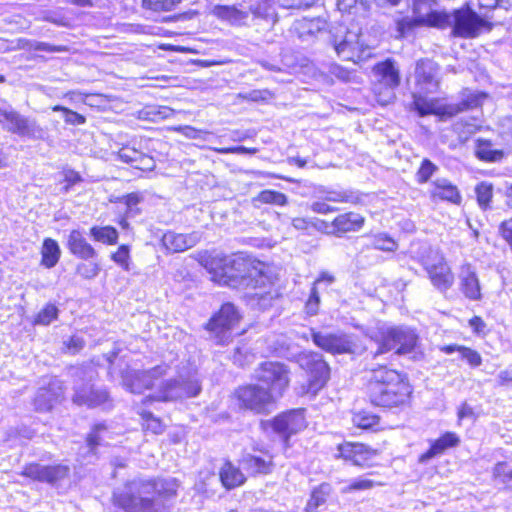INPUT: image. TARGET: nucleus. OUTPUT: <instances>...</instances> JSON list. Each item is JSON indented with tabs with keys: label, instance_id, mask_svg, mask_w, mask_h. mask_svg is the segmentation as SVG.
<instances>
[{
	"label": "nucleus",
	"instance_id": "f257e3e1",
	"mask_svg": "<svg viewBox=\"0 0 512 512\" xmlns=\"http://www.w3.org/2000/svg\"><path fill=\"white\" fill-rule=\"evenodd\" d=\"M204 266L212 273L213 281L246 290L245 297L252 308L266 310L278 296L273 288L275 276L261 261L236 254L205 259Z\"/></svg>",
	"mask_w": 512,
	"mask_h": 512
},
{
	"label": "nucleus",
	"instance_id": "f03ea898",
	"mask_svg": "<svg viewBox=\"0 0 512 512\" xmlns=\"http://www.w3.org/2000/svg\"><path fill=\"white\" fill-rule=\"evenodd\" d=\"M436 0H413L414 18H403L397 23V30L405 36L418 26L440 29L451 27V35L460 38H475L483 31L491 30V24L481 18L470 7L464 6L452 13L434 9Z\"/></svg>",
	"mask_w": 512,
	"mask_h": 512
},
{
	"label": "nucleus",
	"instance_id": "7ed1b4c3",
	"mask_svg": "<svg viewBox=\"0 0 512 512\" xmlns=\"http://www.w3.org/2000/svg\"><path fill=\"white\" fill-rule=\"evenodd\" d=\"M178 487L173 478H135L114 489L112 503L123 512H170Z\"/></svg>",
	"mask_w": 512,
	"mask_h": 512
},
{
	"label": "nucleus",
	"instance_id": "20e7f679",
	"mask_svg": "<svg viewBox=\"0 0 512 512\" xmlns=\"http://www.w3.org/2000/svg\"><path fill=\"white\" fill-rule=\"evenodd\" d=\"M366 394L371 404L393 408L405 404L409 399L411 390L400 373L381 365L369 371Z\"/></svg>",
	"mask_w": 512,
	"mask_h": 512
},
{
	"label": "nucleus",
	"instance_id": "39448f33",
	"mask_svg": "<svg viewBox=\"0 0 512 512\" xmlns=\"http://www.w3.org/2000/svg\"><path fill=\"white\" fill-rule=\"evenodd\" d=\"M370 338L378 344L373 358L387 353L391 350L399 355L410 353L417 345L418 335L416 332L405 326L381 327L370 335Z\"/></svg>",
	"mask_w": 512,
	"mask_h": 512
},
{
	"label": "nucleus",
	"instance_id": "423d86ee",
	"mask_svg": "<svg viewBox=\"0 0 512 512\" xmlns=\"http://www.w3.org/2000/svg\"><path fill=\"white\" fill-rule=\"evenodd\" d=\"M416 258L426 270L432 285L441 293L447 292L454 284V274L443 254L428 244L416 252Z\"/></svg>",
	"mask_w": 512,
	"mask_h": 512
},
{
	"label": "nucleus",
	"instance_id": "0eeeda50",
	"mask_svg": "<svg viewBox=\"0 0 512 512\" xmlns=\"http://www.w3.org/2000/svg\"><path fill=\"white\" fill-rule=\"evenodd\" d=\"M362 37L360 28L340 25L332 32L330 43L339 58L356 63L370 56V48Z\"/></svg>",
	"mask_w": 512,
	"mask_h": 512
},
{
	"label": "nucleus",
	"instance_id": "6e6552de",
	"mask_svg": "<svg viewBox=\"0 0 512 512\" xmlns=\"http://www.w3.org/2000/svg\"><path fill=\"white\" fill-rule=\"evenodd\" d=\"M201 391V385L196 372L180 374L174 379L162 382L158 391L149 395L143 403L151 401H174L183 398L197 396Z\"/></svg>",
	"mask_w": 512,
	"mask_h": 512
},
{
	"label": "nucleus",
	"instance_id": "1a4fd4ad",
	"mask_svg": "<svg viewBox=\"0 0 512 512\" xmlns=\"http://www.w3.org/2000/svg\"><path fill=\"white\" fill-rule=\"evenodd\" d=\"M0 124L2 128L20 137L31 140H45L47 129L40 126L35 119L23 116L13 109L0 108Z\"/></svg>",
	"mask_w": 512,
	"mask_h": 512
},
{
	"label": "nucleus",
	"instance_id": "9d476101",
	"mask_svg": "<svg viewBox=\"0 0 512 512\" xmlns=\"http://www.w3.org/2000/svg\"><path fill=\"white\" fill-rule=\"evenodd\" d=\"M373 73L378 81L374 85V93L378 96V101L382 104L390 103L394 98V90L400 85V72L392 59L377 63L373 68Z\"/></svg>",
	"mask_w": 512,
	"mask_h": 512
},
{
	"label": "nucleus",
	"instance_id": "9b49d317",
	"mask_svg": "<svg viewBox=\"0 0 512 512\" xmlns=\"http://www.w3.org/2000/svg\"><path fill=\"white\" fill-rule=\"evenodd\" d=\"M167 370V365H158L149 370L126 369L122 372V384L131 393L141 394L156 386Z\"/></svg>",
	"mask_w": 512,
	"mask_h": 512
},
{
	"label": "nucleus",
	"instance_id": "f8f14e48",
	"mask_svg": "<svg viewBox=\"0 0 512 512\" xmlns=\"http://www.w3.org/2000/svg\"><path fill=\"white\" fill-rule=\"evenodd\" d=\"M255 378L268 385L269 392L278 398L289 385V369L279 362H264L255 370Z\"/></svg>",
	"mask_w": 512,
	"mask_h": 512
},
{
	"label": "nucleus",
	"instance_id": "ddd939ff",
	"mask_svg": "<svg viewBox=\"0 0 512 512\" xmlns=\"http://www.w3.org/2000/svg\"><path fill=\"white\" fill-rule=\"evenodd\" d=\"M239 313L232 303H225L219 312L206 324V329L214 334L217 344H225L230 338V330L239 321Z\"/></svg>",
	"mask_w": 512,
	"mask_h": 512
},
{
	"label": "nucleus",
	"instance_id": "4468645a",
	"mask_svg": "<svg viewBox=\"0 0 512 512\" xmlns=\"http://www.w3.org/2000/svg\"><path fill=\"white\" fill-rule=\"evenodd\" d=\"M236 396L242 407L256 413L267 411L276 399L267 388L256 384L239 387L236 390Z\"/></svg>",
	"mask_w": 512,
	"mask_h": 512
},
{
	"label": "nucleus",
	"instance_id": "2eb2a0df",
	"mask_svg": "<svg viewBox=\"0 0 512 512\" xmlns=\"http://www.w3.org/2000/svg\"><path fill=\"white\" fill-rule=\"evenodd\" d=\"M300 366L309 373V391L316 393L328 381L330 368L318 353H305L299 357Z\"/></svg>",
	"mask_w": 512,
	"mask_h": 512
},
{
	"label": "nucleus",
	"instance_id": "dca6fc26",
	"mask_svg": "<svg viewBox=\"0 0 512 512\" xmlns=\"http://www.w3.org/2000/svg\"><path fill=\"white\" fill-rule=\"evenodd\" d=\"M272 429L285 443L289 438L306 427L302 410H291L276 416L271 423Z\"/></svg>",
	"mask_w": 512,
	"mask_h": 512
},
{
	"label": "nucleus",
	"instance_id": "f3484780",
	"mask_svg": "<svg viewBox=\"0 0 512 512\" xmlns=\"http://www.w3.org/2000/svg\"><path fill=\"white\" fill-rule=\"evenodd\" d=\"M311 337L316 346L327 352L333 354H345L355 352V344L347 335L322 333L311 330Z\"/></svg>",
	"mask_w": 512,
	"mask_h": 512
},
{
	"label": "nucleus",
	"instance_id": "a211bd4d",
	"mask_svg": "<svg viewBox=\"0 0 512 512\" xmlns=\"http://www.w3.org/2000/svg\"><path fill=\"white\" fill-rule=\"evenodd\" d=\"M439 66L430 59H420L415 67L418 93H435L439 88Z\"/></svg>",
	"mask_w": 512,
	"mask_h": 512
},
{
	"label": "nucleus",
	"instance_id": "6ab92c4d",
	"mask_svg": "<svg viewBox=\"0 0 512 512\" xmlns=\"http://www.w3.org/2000/svg\"><path fill=\"white\" fill-rule=\"evenodd\" d=\"M70 468L64 464L41 465L31 463L24 467L22 475L39 482L54 484L69 475Z\"/></svg>",
	"mask_w": 512,
	"mask_h": 512
},
{
	"label": "nucleus",
	"instance_id": "aec40b11",
	"mask_svg": "<svg viewBox=\"0 0 512 512\" xmlns=\"http://www.w3.org/2000/svg\"><path fill=\"white\" fill-rule=\"evenodd\" d=\"M64 395L63 382L58 378H52L47 386L40 387L34 398V407L39 412L50 411L59 403Z\"/></svg>",
	"mask_w": 512,
	"mask_h": 512
},
{
	"label": "nucleus",
	"instance_id": "412c9836",
	"mask_svg": "<svg viewBox=\"0 0 512 512\" xmlns=\"http://www.w3.org/2000/svg\"><path fill=\"white\" fill-rule=\"evenodd\" d=\"M340 456L348 461H351L356 466H368L375 456L377 450L358 442H345L338 446Z\"/></svg>",
	"mask_w": 512,
	"mask_h": 512
},
{
	"label": "nucleus",
	"instance_id": "4be33fe9",
	"mask_svg": "<svg viewBox=\"0 0 512 512\" xmlns=\"http://www.w3.org/2000/svg\"><path fill=\"white\" fill-rule=\"evenodd\" d=\"M459 290L471 301L482 299L481 285L475 267L469 263L461 265L459 273Z\"/></svg>",
	"mask_w": 512,
	"mask_h": 512
},
{
	"label": "nucleus",
	"instance_id": "5701e85b",
	"mask_svg": "<svg viewBox=\"0 0 512 512\" xmlns=\"http://www.w3.org/2000/svg\"><path fill=\"white\" fill-rule=\"evenodd\" d=\"M73 402L79 406L86 405L93 408L104 404L108 400V393L104 389L95 388L93 384H76Z\"/></svg>",
	"mask_w": 512,
	"mask_h": 512
},
{
	"label": "nucleus",
	"instance_id": "b1692460",
	"mask_svg": "<svg viewBox=\"0 0 512 512\" xmlns=\"http://www.w3.org/2000/svg\"><path fill=\"white\" fill-rule=\"evenodd\" d=\"M201 240V233L194 231L188 234L168 231L162 236L163 246L170 252H183L194 247Z\"/></svg>",
	"mask_w": 512,
	"mask_h": 512
},
{
	"label": "nucleus",
	"instance_id": "393cba45",
	"mask_svg": "<svg viewBox=\"0 0 512 512\" xmlns=\"http://www.w3.org/2000/svg\"><path fill=\"white\" fill-rule=\"evenodd\" d=\"M365 223V218L356 212H347L338 215L331 222V234L342 236L345 233L359 231Z\"/></svg>",
	"mask_w": 512,
	"mask_h": 512
},
{
	"label": "nucleus",
	"instance_id": "a878e982",
	"mask_svg": "<svg viewBox=\"0 0 512 512\" xmlns=\"http://www.w3.org/2000/svg\"><path fill=\"white\" fill-rule=\"evenodd\" d=\"M241 464L245 470L253 475L269 474L274 467L273 456L268 452H264L262 455L246 454L243 456Z\"/></svg>",
	"mask_w": 512,
	"mask_h": 512
},
{
	"label": "nucleus",
	"instance_id": "bb28decb",
	"mask_svg": "<svg viewBox=\"0 0 512 512\" xmlns=\"http://www.w3.org/2000/svg\"><path fill=\"white\" fill-rule=\"evenodd\" d=\"M460 443L459 436L454 432H446L432 442L430 448L419 457V463H427L430 459L442 454L446 449L456 447Z\"/></svg>",
	"mask_w": 512,
	"mask_h": 512
},
{
	"label": "nucleus",
	"instance_id": "cd10ccee",
	"mask_svg": "<svg viewBox=\"0 0 512 512\" xmlns=\"http://www.w3.org/2000/svg\"><path fill=\"white\" fill-rule=\"evenodd\" d=\"M67 246L74 256L83 260L94 259L97 256L95 249L87 242L82 233L78 230L71 231L68 237Z\"/></svg>",
	"mask_w": 512,
	"mask_h": 512
},
{
	"label": "nucleus",
	"instance_id": "c85d7f7f",
	"mask_svg": "<svg viewBox=\"0 0 512 512\" xmlns=\"http://www.w3.org/2000/svg\"><path fill=\"white\" fill-rule=\"evenodd\" d=\"M219 477L222 485L227 490L239 487L243 485L246 481V477L240 470V468L228 460L225 461L222 467L220 468Z\"/></svg>",
	"mask_w": 512,
	"mask_h": 512
},
{
	"label": "nucleus",
	"instance_id": "c756f323",
	"mask_svg": "<svg viewBox=\"0 0 512 512\" xmlns=\"http://www.w3.org/2000/svg\"><path fill=\"white\" fill-rule=\"evenodd\" d=\"M432 196L438 197L442 200L449 201L454 204L461 202V195L458 188L447 179H436L433 182Z\"/></svg>",
	"mask_w": 512,
	"mask_h": 512
},
{
	"label": "nucleus",
	"instance_id": "7c9ffc66",
	"mask_svg": "<svg viewBox=\"0 0 512 512\" xmlns=\"http://www.w3.org/2000/svg\"><path fill=\"white\" fill-rule=\"evenodd\" d=\"M215 16L226 20L233 25H244L249 17V12L235 6L217 5L213 9Z\"/></svg>",
	"mask_w": 512,
	"mask_h": 512
},
{
	"label": "nucleus",
	"instance_id": "2f4dec72",
	"mask_svg": "<svg viewBox=\"0 0 512 512\" xmlns=\"http://www.w3.org/2000/svg\"><path fill=\"white\" fill-rule=\"evenodd\" d=\"M41 256L42 265L49 269L53 268L58 263L61 256V249L58 243L51 238L44 239L41 249Z\"/></svg>",
	"mask_w": 512,
	"mask_h": 512
},
{
	"label": "nucleus",
	"instance_id": "473e14b6",
	"mask_svg": "<svg viewBox=\"0 0 512 512\" xmlns=\"http://www.w3.org/2000/svg\"><path fill=\"white\" fill-rule=\"evenodd\" d=\"M331 493L332 487L328 483H322L314 488L305 507V511L318 512L317 509L327 502V499Z\"/></svg>",
	"mask_w": 512,
	"mask_h": 512
},
{
	"label": "nucleus",
	"instance_id": "72a5a7b5",
	"mask_svg": "<svg viewBox=\"0 0 512 512\" xmlns=\"http://www.w3.org/2000/svg\"><path fill=\"white\" fill-rule=\"evenodd\" d=\"M249 13H252L255 18H261L266 21H277L276 6L274 0H261L256 5H251Z\"/></svg>",
	"mask_w": 512,
	"mask_h": 512
},
{
	"label": "nucleus",
	"instance_id": "f704fd0d",
	"mask_svg": "<svg viewBox=\"0 0 512 512\" xmlns=\"http://www.w3.org/2000/svg\"><path fill=\"white\" fill-rule=\"evenodd\" d=\"M484 96V94L475 93L464 94L463 99L459 103L448 106V113L456 115L460 112L478 107Z\"/></svg>",
	"mask_w": 512,
	"mask_h": 512
},
{
	"label": "nucleus",
	"instance_id": "c9c22d12",
	"mask_svg": "<svg viewBox=\"0 0 512 512\" xmlns=\"http://www.w3.org/2000/svg\"><path fill=\"white\" fill-rule=\"evenodd\" d=\"M476 155L479 159L495 162L499 161L503 157V151L492 148V144L488 140H478Z\"/></svg>",
	"mask_w": 512,
	"mask_h": 512
},
{
	"label": "nucleus",
	"instance_id": "e433bc0d",
	"mask_svg": "<svg viewBox=\"0 0 512 512\" xmlns=\"http://www.w3.org/2000/svg\"><path fill=\"white\" fill-rule=\"evenodd\" d=\"M90 235L99 242L113 245L117 242L118 231L112 226L97 227L94 226L90 229Z\"/></svg>",
	"mask_w": 512,
	"mask_h": 512
},
{
	"label": "nucleus",
	"instance_id": "4c0bfd02",
	"mask_svg": "<svg viewBox=\"0 0 512 512\" xmlns=\"http://www.w3.org/2000/svg\"><path fill=\"white\" fill-rule=\"evenodd\" d=\"M353 424L361 429H373L379 424V417L368 411H359L353 414Z\"/></svg>",
	"mask_w": 512,
	"mask_h": 512
},
{
	"label": "nucleus",
	"instance_id": "58836bf2",
	"mask_svg": "<svg viewBox=\"0 0 512 512\" xmlns=\"http://www.w3.org/2000/svg\"><path fill=\"white\" fill-rule=\"evenodd\" d=\"M478 205L482 210L489 209L493 197V186L487 182H481L475 187Z\"/></svg>",
	"mask_w": 512,
	"mask_h": 512
},
{
	"label": "nucleus",
	"instance_id": "ea45409f",
	"mask_svg": "<svg viewBox=\"0 0 512 512\" xmlns=\"http://www.w3.org/2000/svg\"><path fill=\"white\" fill-rule=\"evenodd\" d=\"M317 198L326 200L327 202H353V196L346 191L327 190L321 188L317 191Z\"/></svg>",
	"mask_w": 512,
	"mask_h": 512
},
{
	"label": "nucleus",
	"instance_id": "a19ab883",
	"mask_svg": "<svg viewBox=\"0 0 512 512\" xmlns=\"http://www.w3.org/2000/svg\"><path fill=\"white\" fill-rule=\"evenodd\" d=\"M370 239L371 246L378 250L393 252L398 247L396 241L385 233L370 236Z\"/></svg>",
	"mask_w": 512,
	"mask_h": 512
},
{
	"label": "nucleus",
	"instance_id": "79ce46f5",
	"mask_svg": "<svg viewBox=\"0 0 512 512\" xmlns=\"http://www.w3.org/2000/svg\"><path fill=\"white\" fill-rule=\"evenodd\" d=\"M107 432V427L100 423L96 424L92 431L87 436V446L90 449V452L93 454L96 453V449L98 446H101L104 441L103 434Z\"/></svg>",
	"mask_w": 512,
	"mask_h": 512
},
{
	"label": "nucleus",
	"instance_id": "37998d69",
	"mask_svg": "<svg viewBox=\"0 0 512 512\" xmlns=\"http://www.w3.org/2000/svg\"><path fill=\"white\" fill-rule=\"evenodd\" d=\"M58 312L59 310L54 304H46L45 307L38 312L34 324L49 325L52 321L57 319Z\"/></svg>",
	"mask_w": 512,
	"mask_h": 512
},
{
	"label": "nucleus",
	"instance_id": "c03bdc74",
	"mask_svg": "<svg viewBox=\"0 0 512 512\" xmlns=\"http://www.w3.org/2000/svg\"><path fill=\"white\" fill-rule=\"evenodd\" d=\"M258 200L262 203L284 206L287 204V196L274 190H264L259 193Z\"/></svg>",
	"mask_w": 512,
	"mask_h": 512
},
{
	"label": "nucleus",
	"instance_id": "a18cd8bd",
	"mask_svg": "<svg viewBox=\"0 0 512 512\" xmlns=\"http://www.w3.org/2000/svg\"><path fill=\"white\" fill-rule=\"evenodd\" d=\"M421 93H414L413 105L415 110L420 116L430 115L435 113V104L433 101L426 99L420 95Z\"/></svg>",
	"mask_w": 512,
	"mask_h": 512
},
{
	"label": "nucleus",
	"instance_id": "49530a36",
	"mask_svg": "<svg viewBox=\"0 0 512 512\" xmlns=\"http://www.w3.org/2000/svg\"><path fill=\"white\" fill-rule=\"evenodd\" d=\"M52 111L62 112L64 121L67 124L82 125L86 122V118L83 115H81L75 111H72L64 106L55 105L52 107Z\"/></svg>",
	"mask_w": 512,
	"mask_h": 512
},
{
	"label": "nucleus",
	"instance_id": "de8ad7c7",
	"mask_svg": "<svg viewBox=\"0 0 512 512\" xmlns=\"http://www.w3.org/2000/svg\"><path fill=\"white\" fill-rule=\"evenodd\" d=\"M180 2L181 0H143V6L155 12L170 11Z\"/></svg>",
	"mask_w": 512,
	"mask_h": 512
},
{
	"label": "nucleus",
	"instance_id": "09e8293b",
	"mask_svg": "<svg viewBox=\"0 0 512 512\" xmlns=\"http://www.w3.org/2000/svg\"><path fill=\"white\" fill-rule=\"evenodd\" d=\"M438 170V167L429 159H424L421 163L419 170L416 173L417 182L420 184L429 181L431 176Z\"/></svg>",
	"mask_w": 512,
	"mask_h": 512
},
{
	"label": "nucleus",
	"instance_id": "8fccbe9b",
	"mask_svg": "<svg viewBox=\"0 0 512 512\" xmlns=\"http://www.w3.org/2000/svg\"><path fill=\"white\" fill-rule=\"evenodd\" d=\"M492 475L494 479H499L502 484L511 487L512 486V470H506L505 462H498L492 469Z\"/></svg>",
	"mask_w": 512,
	"mask_h": 512
},
{
	"label": "nucleus",
	"instance_id": "3c124183",
	"mask_svg": "<svg viewBox=\"0 0 512 512\" xmlns=\"http://www.w3.org/2000/svg\"><path fill=\"white\" fill-rule=\"evenodd\" d=\"M100 272V266L96 262H82L76 266V273L84 279H93Z\"/></svg>",
	"mask_w": 512,
	"mask_h": 512
},
{
	"label": "nucleus",
	"instance_id": "603ef678",
	"mask_svg": "<svg viewBox=\"0 0 512 512\" xmlns=\"http://www.w3.org/2000/svg\"><path fill=\"white\" fill-rule=\"evenodd\" d=\"M142 419L145 421V427L154 434H161L164 430L160 419L156 418L151 412L142 410L138 411Z\"/></svg>",
	"mask_w": 512,
	"mask_h": 512
},
{
	"label": "nucleus",
	"instance_id": "864d4df0",
	"mask_svg": "<svg viewBox=\"0 0 512 512\" xmlns=\"http://www.w3.org/2000/svg\"><path fill=\"white\" fill-rule=\"evenodd\" d=\"M111 259L121 266L124 270H130V255H129V247L127 245H121L118 250L111 255Z\"/></svg>",
	"mask_w": 512,
	"mask_h": 512
},
{
	"label": "nucleus",
	"instance_id": "5fc2aeb1",
	"mask_svg": "<svg viewBox=\"0 0 512 512\" xmlns=\"http://www.w3.org/2000/svg\"><path fill=\"white\" fill-rule=\"evenodd\" d=\"M375 486V482L370 479L359 478L351 481V483L344 487L343 493H350L353 491H363L372 489Z\"/></svg>",
	"mask_w": 512,
	"mask_h": 512
},
{
	"label": "nucleus",
	"instance_id": "6e6d98bb",
	"mask_svg": "<svg viewBox=\"0 0 512 512\" xmlns=\"http://www.w3.org/2000/svg\"><path fill=\"white\" fill-rule=\"evenodd\" d=\"M320 296L317 288L313 286L311 288L310 296L305 304V311L309 316H315L319 311Z\"/></svg>",
	"mask_w": 512,
	"mask_h": 512
},
{
	"label": "nucleus",
	"instance_id": "4d7b16f0",
	"mask_svg": "<svg viewBox=\"0 0 512 512\" xmlns=\"http://www.w3.org/2000/svg\"><path fill=\"white\" fill-rule=\"evenodd\" d=\"M142 152L138 149L130 146H125L121 148L118 152V157L126 163L134 164L137 162L138 158L141 157Z\"/></svg>",
	"mask_w": 512,
	"mask_h": 512
},
{
	"label": "nucleus",
	"instance_id": "13d9d810",
	"mask_svg": "<svg viewBox=\"0 0 512 512\" xmlns=\"http://www.w3.org/2000/svg\"><path fill=\"white\" fill-rule=\"evenodd\" d=\"M359 6L367 7V0H337L338 10L343 13H353Z\"/></svg>",
	"mask_w": 512,
	"mask_h": 512
},
{
	"label": "nucleus",
	"instance_id": "bf43d9fd",
	"mask_svg": "<svg viewBox=\"0 0 512 512\" xmlns=\"http://www.w3.org/2000/svg\"><path fill=\"white\" fill-rule=\"evenodd\" d=\"M460 356L462 359L466 360L472 367H478L482 363L481 355L476 350H473L465 346L461 348Z\"/></svg>",
	"mask_w": 512,
	"mask_h": 512
},
{
	"label": "nucleus",
	"instance_id": "052dcab7",
	"mask_svg": "<svg viewBox=\"0 0 512 512\" xmlns=\"http://www.w3.org/2000/svg\"><path fill=\"white\" fill-rule=\"evenodd\" d=\"M142 197L138 193H130L123 197V202L127 206L126 214L134 216L138 213L136 206L140 203Z\"/></svg>",
	"mask_w": 512,
	"mask_h": 512
},
{
	"label": "nucleus",
	"instance_id": "680f3d73",
	"mask_svg": "<svg viewBox=\"0 0 512 512\" xmlns=\"http://www.w3.org/2000/svg\"><path fill=\"white\" fill-rule=\"evenodd\" d=\"M315 0H277L279 6L287 9L309 8Z\"/></svg>",
	"mask_w": 512,
	"mask_h": 512
},
{
	"label": "nucleus",
	"instance_id": "e2e57ef3",
	"mask_svg": "<svg viewBox=\"0 0 512 512\" xmlns=\"http://www.w3.org/2000/svg\"><path fill=\"white\" fill-rule=\"evenodd\" d=\"M326 202H327L326 200H322V199L318 198V200L313 201L310 204L311 211H313L314 213H318V214H329V213L335 212L337 210V208L330 206Z\"/></svg>",
	"mask_w": 512,
	"mask_h": 512
},
{
	"label": "nucleus",
	"instance_id": "0e129e2a",
	"mask_svg": "<svg viewBox=\"0 0 512 512\" xmlns=\"http://www.w3.org/2000/svg\"><path fill=\"white\" fill-rule=\"evenodd\" d=\"M133 167L142 171H151L155 168V161L151 156L142 152L141 157L138 158Z\"/></svg>",
	"mask_w": 512,
	"mask_h": 512
},
{
	"label": "nucleus",
	"instance_id": "69168bd1",
	"mask_svg": "<svg viewBox=\"0 0 512 512\" xmlns=\"http://www.w3.org/2000/svg\"><path fill=\"white\" fill-rule=\"evenodd\" d=\"M65 345L71 354H76L84 348L85 341L82 337L73 335L67 342H65Z\"/></svg>",
	"mask_w": 512,
	"mask_h": 512
},
{
	"label": "nucleus",
	"instance_id": "338daca9",
	"mask_svg": "<svg viewBox=\"0 0 512 512\" xmlns=\"http://www.w3.org/2000/svg\"><path fill=\"white\" fill-rule=\"evenodd\" d=\"M244 99L258 102L265 101L270 97V92L268 90H252L245 94H240Z\"/></svg>",
	"mask_w": 512,
	"mask_h": 512
},
{
	"label": "nucleus",
	"instance_id": "774afa93",
	"mask_svg": "<svg viewBox=\"0 0 512 512\" xmlns=\"http://www.w3.org/2000/svg\"><path fill=\"white\" fill-rule=\"evenodd\" d=\"M499 232L512 251V222H502L499 226Z\"/></svg>",
	"mask_w": 512,
	"mask_h": 512
}]
</instances>
